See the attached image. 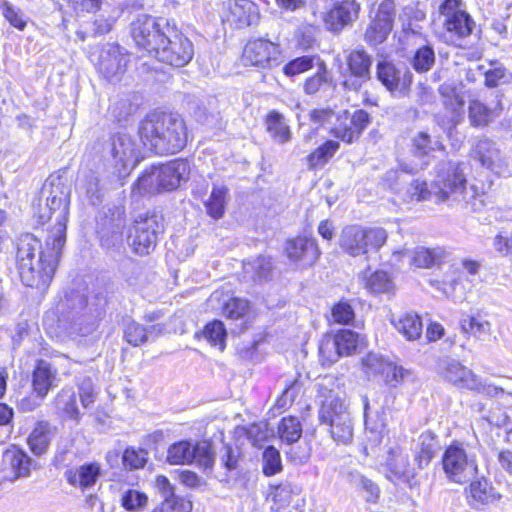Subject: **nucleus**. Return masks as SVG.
I'll return each mask as SVG.
<instances>
[{"instance_id":"nucleus-1","label":"nucleus","mask_w":512,"mask_h":512,"mask_svg":"<svg viewBox=\"0 0 512 512\" xmlns=\"http://www.w3.org/2000/svg\"><path fill=\"white\" fill-rule=\"evenodd\" d=\"M62 249L63 246L56 247L51 233L44 250L34 235H21L16 242V262L22 283L45 291L55 274Z\"/></svg>"},{"instance_id":"nucleus-2","label":"nucleus","mask_w":512,"mask_h":512,"mask_svg":"<svg viewBox=\"0 0 512 512\" xmlns=\"http://www.w3.org/2000/svg\"><path fill=\"white\" fill-rule=\"evenodd\" d=\"M316 387L321 399L320 422L329 426L330 435L336 442L350 444L353 439V422L341 397L338 378L331 374L320 377Z\"/></svg>"},{"instance_id":"nucleus-3","label":"nucleus","mask_w":512,"mask_h":512,"mask_svg":"<svg viewBox=\"0 0 512 512\" xmlns=\"http://www.w3.org/2000/svg\"><path fill=\"white\" fill-rule=\"evenodd\" d=\"M143 144L159 155L175 154L187 144V127L179 115L152 113L141 122Z\"/></svg>"},{"instance_id":"nucleus-4","label":"nucleus","mask_w":512,"mask_h":512,"mask_svg":"<svg viewBox=\"0 0 512 512\" xmlns=\"http://www.w3.org/2000/svg\"><path fill=\"white\" fill-rule=\"evenodd\" d=\"M432 185L437 203H464L474 211L483 206V195L477 192L475 186L467 187V180L459 163H442Z\"/></svg>"},{"instance_id":"nucleus-5","label":"nucleus","mask_w":512,"mask_h":512,"mask_svg":"<svg viewBox=\"0 0 512 512\" xmlns=\"http://www.w3.org/2000/svg\"><path fill=\"white\" fill-rule=\"evenodd\" d=\"M43 193L46 194V210L42 209L36 212V216L41 224L51 219L55 220V226L49 233L54 236L56 247L64 246L66 241V224L69 210V188L59 179L50 180L44 185Z\"/></svg>"},{"instance_id":"nucleus-6","label":"nucleus","mask_w":512,"mask_h":512,"mask_svg":"<svg viewBox=\"0 0 512 512\" xmlns=\"http://www.w3.org/2000/svg\"><path fill=\"white\" fill-rule=\"evenodd\" d=\"M441 464L447 480L455 484H465L479 473L476 454L469 444L460 441H454L445 448Z\"/></svg>"},{"instance_id":"nucleus-7","label":"nucleus","mask_w":512,"mask_h":512,"mask_svg":"<svg viewBox=\"0 0 512 512\" xmlns=\"http://www.w3.org/2000/svg\"><path fill=\"white\" fill-rule=\"evenodd\" d=\"M174 26L167 19L141 14L131 22L130 33L135 44L154 57Z\"/></svg>"},{"instance_id":"nucleus-8","label":"nucleus","mask_w":512,"mask_h":512,"mask_svg":"<svg viewBox=\"0 0 512 512\" xmlns=\"http://www.w3.org/2000/svg\"><path fill=\"white\" fill-rule=\"evenodd\" d=\"M386 239L387 233L383 228L365 229L359 225H351L342 230L339 243L346 253L355 257L366 254L368 248H380Z\"/></svg>"},{"instance_id":"nucleus-9","label":"nucleus","mask_w":512,"mask_h":512,"mask_svg":"<svg viewBox=\"0 0 512 512\" xmlns=\"http://www.w3.org/2000/svg\"><path fill=\"white\" fill-rule=\"evenodd\" d=\"M164 231V219L161 215L153 213L146 217H139L130 230L129 245L138 255H148L154 250L158 235Z\"/></svg>"},{"instance_id":"nucleus-10","label":"nucleus","mask_w":512,"mask_h":512,"mask_svg":"<svg viewBox=\"0 0 512 512\" xmlns=\"http://www.w3.org/2000/svg\"><path fill=\"white\" fill-rule=\"evenodd\" d=\"M214 452L209 442L193 443L181 440L171 444L167 450L166 461L171 465H185L192 462L204 468H211L214 464Z\"/></svg>"},{"instance_id":"nucleus-11","label":"nucleus","mask_w":512,"mask_h":512,"mask_svg":"<svg viewBox=\"0 0 512 512\" xmlns=\"http://www.w3.org/2000/svg\"><path fill=\"white\" fill-rule=\"evenodd\" d=\"M59 378L56 368L45 360L37 361L32 373L33 396L19 401L23 411H33L39 407L50 390L58 386Z\"/></svg>"},{"instance_id":"nucleus-12","label":"nucleus","mask_w":512,"mask_h":512,"mask_svg":"<svg viewBox=\"0 0 512 512\" xmlns=\"http://www.w3.org/2000/svg\"><path fill=\"white\" fill-rule=\"evenodd\" d=\"M155 54L159 61L174 67H184L193 58L192 42L175 25Z\"/></svg>"},{"instance_id":"nucleus-13","label":"nucleus","mask_w":512,"mask_h":512,"mask_svg":"<svg viewBox=\"0 0 512 512\" xmlns=\"http://www.w3.org/2000/svg\"><path fill=\"white\" fill-rule=\"evenodd\" d=\"M461 6V0H444L439 7L440 14L444 17L443 27L451 39L466 38L475 26L473 19Z\"/></svg>"},{"instance_id":"nucleus-14","label":"nucleus","mask_w":512,"mask_h":512,"mask_svg":"<svg viewBox=\"0 0 512 512\" xmlns=\"http://www.w3.org/2000/svg\"><path fill=\"white\" fill-rule=\"evenodd\" d=\"M109 151L112 163L119 174L134 169L140 161V151L136 141L126 134L115 135L111 139Z\"/></svg>"},{"instance_id":"nucleus-15","label":"nucleus","mask_w":512,"mask_h":512,"mask_svg":"<svg viewBox=\"0 0 512 512\" xmlns=\"http://www.w3.org/2000/svg\"><path fill=\"white\" fill-rule=\"evenodd\" d=\"M279 54L277 44L265 39H255L245 45L241 61L244 66L265 69L277 62Z\"/></svg>"},{"instance_id":"nucleus-16","label":"nucleus","mask_w":512,"mask_h":512,"mask_svg":"<svg viewBox=\"0 0 512 512\" xmlns=\"http://www.w3.org/2000/svg\"><path fill=\"white\" fill-rule=\"evenodd\" d=\"M393 0H384L366 28L364 39L370 45L383 43L391 33L394 23Z\"/></svg>"},{"instance_id":"nucleus-17","label":"nucleus","mask_w":512,"mask_h":512,"mask_svg":"<svg viewBox=\"0 0 512 512\" xmlns=\"http://www.w3.org/2000/svg\"><path fill=\"white\" fill-rule=\"evenodd\" d=\"M129 56L117 44L106 45L100 53L98 70L110 82H117L126 72Z\"/></svg>"},{"instance_id":"nucleus-18","label":"nucleus","mask_w":512,"mask_h":512,"mask_svg":"<svg viewBox=\"0 0 512 512\" xmlns=\"http://www.w3.org/2000/svg\"><path fill=\"white\" fill-rule=\"evenodd\" d=\"M377 78L395 96L407 95L412 84V73L407 68H397L393 63L380 62Z\"/></svg>"},{"instance_id":"nucleus-19","label":"nucleus","mask_w":512,"mask_h":512,"mask_svg":"<svg viewBox=\"0 0 512 512\" xmlns=\"http://www.w3.org/2000/svg\"><path fill=\"white\" fill-rule=\"evenodd\" d=\"M360 9L355 0H343L324 14L323 21L328 30L340 32L357 20Z\"/></svg>"},{"instance_id":"nucleus-20","label":"nucleus","mask_w":512,"mask_h":512,"mask_svg":"<svg viewBox=\"0 0 512 512\" xmlns=\"http://www.w3.org/2000/svg\"><path fill=\"white\" fill-rule=\"evenodd\" d=\"M228 11L226 19L236 28H245L258 23L259 7L250 0H228L225 3Z\"/></svg>"},{"instance_id":"nucleus-21","label":"nucleus","mask_w":512,"mask_h":512,"mask_svg":"<svg viewBox=\"0 0 512 512\" xmlns=\"http://www.w3.org/2000/svg\"><path fill=\"white\" fill-rule=\"evenodd\" d=\"M285 251L291 261H302L306 265L314 264L320 256L316 240L309 237L299 236L288 240Z\"/></svg>"},{"instance_id":"nucleus-22","label":"nucleus","mask_w":512,"mask_h":512,"mask_svg":"<svg viewBox=\"0 0 512 512\" xmlns=\"http://www.w3.org/2000/svg\"><path fill=\"white\" fill-rule=\"evenodd\" d=\"M465 491L469 503L474 508L492 504L499 501L502 497L492 483L484 476L471 481Z\"/></svg>"},{"instance_id":"nucleus-23","label":"nucleus","mask_w":512,"mask_h":512,"mask_svg":"<svg viewBox=\"0 0 512 512\" xmlns=\"http://www.w3.org/2000/svg\"><path fill=\"white\" fill-rule=\"evenodd\" d=\"M158 180L164 191L176 189L182 180L187 179L190 168L185 160L178 159L156 167Z\"/></svg>"},{"instance_id":"nucleus-24","label":"nucleus","mask_w":512,"mask_h":512,"mask_svg":"<svg viewBox=\"0 0 512 512\" xmlns=\"http://www.w3.org/2000/svg\"><path fill=\"white\" fill-rule=\"evenodd\" d=\"M446 255L445 250L441 248L427 249L424 247L415 250H401L394 253L395 257L408 258L409 263L418 268H429L439 263Z\"/></svg>"},{"instance_id":"nucleus-25","label":"nucleus","mask_w":512,"mask_h":512,"mask_svg":"<svg viewBox=\"0 0 512 512\" xmlns=\"http://www.w3.org/2000/svg\"><path fill=\"white\" fill-rule=\"evenodd\" d=\"M443 375L445 379L459 388L470 389L479 385L476 375L456 360L445 361Z\"/></svg>"},{"instance_id":"nucleus-26","label":"nucleus","mask_w":512,"mask_h":512,"mask_svg":"<svg viewBox=\"0 0 512 512\" xmlns=\"http://www.w3.org/2000/svg\"><path fill=\"white\" fill-rule=\"evenodd\" d=\"M439 91L444 97V107L446 110V123H443L445 129L450 130L454 128L462 119L464 100L455 92L449 85L443 84L440 86Z\"/></svg>"},{"instance_id":"nucleus-27","label":"nucleus","mask_w":512,"mask_h":512,"mask_svg":"<svg viewBox=\"0 0 512 512\" xmlns=\"http://www.w3.org/2000/svg\"><path fill=\"white\" fill-rule=\"evenodd\" d=\"M2 465L14 473L12 479H17L30 475L33 461L24 451L13 447L3 453Z\"/></svg>"},{"instance_id":"nucleus-28","label":"nucleus","mask_w":512,"mask_h":512,"mask_svg":"<svg viewBox=\"0 0 512 512\" xmlns=\"http://www.w3.org/2000/svg\"><path fill=\"white\" fill-rule=\"evenodd\" d=\"M58 328L66 337L76 339L89 335L94 330V324L87 322L84 316L72 313L59 318Z\"/></svg>"},{"instance_id":"nucleus-29","label":"nucleus","mask_w":512,"mask_h":512,"mask_svg":"<svg viewBox=\"0 0 512 512\" xmlns=\"http://www.w3.org/2000/svg\"><path fill=\"white\" fill-rule=\"evenodd\" d=\"M57 428L49 422H39L28 437V444L35 455L46 453L50 442L56 435Z\"/></svg>"},{"instance_id":"nucleus-30","label":"nucleus","mask_w":512,"mask_h":512,"mask_svg":"<svg viewBox=\"0 0 512 512\" xmlns=\"http://www.w3.org/2000/svg\"><path fill=\"white\" fill-rule=\"evenodd\" d=\"M76 187L79 195L90 204L96 205L101 201L102 188L96 173L92 171L80 173Z\"/></svg>"},{"instance_id":"nucleus-31","label":"nucleus","mask_w":512,"mask_h":512,"mask_svg":"<svg viewBox=\"0 0 512 512\" xmlns=\"http://www.w3.org/2000/svg\"><path fill=\"white\" fill-rule=\"evenodd\" d=\"M438 449L436 436L431 431L423 432L417 442L415 461L420 469L429 465Z\"/></svg>"},{"instance_id":"nucleus-32","label":"nucleus","mask_w":512,"mask_h":512,"mask_svg":"<svg viewBox=\"0 0 512 512\" xmlns=\"http://www.w3.org/2000/svg\"><path fill=\"white\" fill-rule=\"evenodd\" d=\"M265 126L269 135L278 143L284 144L291 140V131L284 116L275 111H270L265 118Z\"/></svg>"},{"instance_id":"nucleus-33","label":"nucleus","mask_w":512,"mask_h":512,"mask_svg":"<svg viewBox=\"0 0 512 512\" xmlns=\"http://www.w3.org/2000/svg\"><path fill=\"white\" fill-rule=\"evenodd\" d=\"M100 473V468L96 464H86L76 470H68L65 473L67 481L72 485H78L81 488H88L95 484Z\"/></svg>"},{"instance_id":"nucleus-34","label":"nucleus","mask_w":512,"mask_h":512,"mask_svg":"<svg viewBox=\"0 0 512 512\" xmlns=\"http://www.w3.org/2000/svg\"><path fill=\"white\" fill-rule=\"evenodd\" d=\"M296 495L297 493L290 483L286 482L276 486H271L268 494V500L272 502V512H281L292 503L293 498Z\"/></svg>"},{"instance_id":"nucleus-35","label":"nucleus","mask_w":512,"mask_h":512,"mask_svg":"<svg viewBox=\"0 0 512 512\" xmlns=\"http://www.w3.org/2000/svg\"><path fill=\"white\" fill-rule=\"evenodd\" d=\"M345 479L356 489L366 493L365 498L368 502H375L379 497L378 486L365 475L356 469H348L345 472Z\"/></svg>"},{"instance_id":"nucleus-36","label":"nucleus","mask_w":512,"mask_h":512,"mask_svg":"<svg viewBox=\"0 0 512 512\" xmlns=\"http://www.w3.org/2000/svg\"><path fill=\"white\" fill-rule=\"evenodd\" d=\"M228 188L225 186H214L210 197L203 201L207 214L214 218L220 219L225 213L227 203Z\"/></svg>"},{"instance_id":"nucleus-37","label":"nucleus","mask_w":512,"mask_h":512,"mask_svg":"<svg viewBox=\"0 0 512 512\" xmlns=\"http://www.w3.org/2000/svg\"><path fill=\"white\" fill-rule=\"evenodd\" d=\"M339 147V142L327 140L323 145L307 156L308 168L313 170L323 167L335 155Z\"/></svg>"},{"instance_id":"nucleus-38","label":"nucleus","mask_w":512,"mask_h":512,"mask_svg":"<svg viewBox=\"0 0 512 512\" xmlns=\"http://www.w3.org/2000/svg\"><path fill=\"white\" fill-rule=\"evenodd\" d=\"M395 328L407 340L413 341L421 336L423 325L418 315L408 313L395 322Z\"/></svg>"},{"instance_id":"nucleus-39","label":"nucleus","mask_w":512,"mask_h":512,"mask_svg":"<svg viewBox=\"0 0 512 512\" xmlns=\"http://www.w3.org/2000/svg\"><path fill=\"white\" fill-rule=\"evenodd\" d=\"M365 287L373 294H391L395 285L390 275L385 271H375L366 278Z\"/></svg>"},{"instance_id":"nucleus-40","label":"nucleus","mask_w":512,"mask_h":512,"mask_svg":"<svg viewBox=\"0 0 512 512\" xmlns=\"http://www.w3.org/2000/svg\"><path fill=\"white\" fill-rule=\"evenodd\" d=\"M386 465L395 477L401 478L408 472L409 460L408 455L403 452V449L398 445L390 447Z\"/></svg>"},{"instance_id":"nucleus-41","label":"nucleus","mask_w":512,"mask_h":512,"mask_svg":"<svg viewBox=\"0 0 512 512\" xmlns=\"http://www.w3.org/2000/svg\"><path fill=\"white\" fill-rule=\"evenodd\" d=\"M349 123L352 124V130L349 133H347L345 128L341 130L343 132L341 135L342 141L346 143H352L359 138L370 123V116L365 110H356L350 115Z\"/></svg>"},{"instance_id":"nucleus-42","label":"nucleus","mask_w":512,"mask_h":512,"mask_svg":"<svg viewBox=\"0 0 512 512\" xmlns=\"http://www.w3.org/2000/svg\"><path fill=\"white\" fill-rule=\"evenodd\" d=\"M278 435L283 442L292 444L297 442L302 435V425L295 416L282 418L278 425Z\"/></svg>"},{"instance_id":"nucleus-43","label":"nucleus","mask_w":512,"mask_h":512,"mask_svg":"<svg viewBox=\"0 0 512 512\" xmlns=\"http://www.w3.org/2000/svg\"><path fill=\"white\" fill-rule=\"evenodd\" d=\"M333 336L342 357L355 354L362 343L359 335L352 330H340Z\"/></svg>"},{"instance_id":"nucleus-44","label":"nucleus","mask_w":512,"mask_h":512,"mask_svg":"<svg viewBox=\"0 0 512 512\" xmlns=\"http://www.w3.org/2000/svg\"><path fill=\"white\" fill-rule=\"evenodd\" d=\"M347 64L350 72L370 78L372 58L364 49L353 50L347 58Z\"/></svg>"},{"instance_id":"nucleus-45","label":"nucleus","mask_w":512,"mask_h":512,"mask_svg":"<svg viewBox=\"0 0 512 512\" xmlns=\"http://www.w3.org/2000/svg\"><path fill=\"white\" fill-rule=\"evenodd\" d=\"M474 157L479 160L482 166L491 168L499 157V150L491 140H479L474 149Z\"/></svg>"},{"instance_id":"nucleus-46","label":"nucleus","mask_w":512,"mask_h":512,"mask_svg":"<svg viewBox=\"0 0 512 512\" xmlns=\"http://www.w3.org/2000/svg\"><path fill=\"white\" fill-rule=\"evenodd\" d=\"M403 199L406 202L435 199L433 185L429 188L426 182L414 180L407 186Z\"/></svg>"},{"instance_id":"nucleus-47","label":"nucleus","mask_w":512,"mask_h":512,"mask_svg":"<svg viewBox=\"0 0 512 512\" xmlns=\"http://www.w3.org/2000/svg\"><path fill=\"white\" fill-rule=\"evenodd\" d=\"M56 408L67 417L78 420L79 411L76 406V395L70 389H62L55 397Z\"/></svg>"},{"instance_id":"nucleus-48","label":"nucleus","mask_w":512,"mask_h":512,"mask_svg":"<svg viewBox=\"0 0 512 512\" xmlns=\"http://www.w3.org/2000/svg\"><path fill=\"white\" fill-rule=\"evenodd\" d=\"M203 337L213 346H218L221 351L225 348L226 329L220 320H214L206 324L202 331Z\"/></svg>"},{"instance_id":"nucleus-49","label":"nucleus","mask_w":512,"mask_h":512,"mask_svg":"<svg viewBox=\"0 0 512 512\" xmlns=\"http://www.w3.org/2000/svg\"><path fill=\"white\" fill-rule=\"evenodd\" d=\"M468 110L473 126H486L494 117L492 110L479 100L470 101Z\"/></svg>"},{"instance_id":"nucleus-50","label":"nucleus","mask_w":512,"mask_h":512,"mask_svg":"<svg viewBox=\"0 0 512 512\" xmlns=\"http://www.w3.org/2000/svg\"><path fill=\"white\" fill-rule=\"evenodd\" d=\"M319 357L322 365H331L342 357L333 335H326L321 340L319 346Z\"/></svg>"},{"instance_id":"nucleus-51","label":"nucleus","mask_w":512,"mask_h":512,"mask_svg":"<svg viewBox=\"0 0 512 512\" xmlns=\"http://www.w3.org/2000/svg\"><path fill=\"white\" fill-rule=\"evenodd\" d=\"M425 13L414 6H406L399 14V21L404 32L416 33L418 30L417 23L424 20Z\"/></svg>"},{"instance_id":"nucleus-52","label":"nucleus","mask_w":512,"mask_h":512,"mask_svg":"<svg viewBox=\"0 0 512 512\" xmlns=\"http://www.w3.org/2000/svg\"><path fill=\"white\" fill-rule=\"evenodd\" d=\"M317 72L306 79L303 84L304 92L308 95L317 93L324 84L329 81L328 70L326 64L322 60H318Z\"/></svg>"},{"instance_id":"nucleus-53","label":"nucleus","mask_w":512,"mask_h":512,"mask_svg":"<svg viewBox=\"0 0 512 512\" xmlns=\"http://www.w3.org/2000/svg\"><path fill=\"white\" fill-rule=\"evenodd\" d=\"M318 60H321L317 56H301L297 57L290 62H288L283 67V72L287 76H295L301 73H304L310 69H312L314 66H317Z\"/></svg>"},{"instance_id":"nucleus-54","label":"nucleus","mask_w":512,"mask_h":512,"mask_svg":"<svg viewBox=\"0 0 512 512\" xmlns=\"http://www.w3.org/2000/svg\"><path fill=\"white\" fill-rule=\"evenodd\" d=\"M306 379L298 375L283 391L276 404L279 408L290 406L294 400L304 391Z\"/></svg>"},{"instance_id":"nucleus-55","label":"nucleus","mask_w":512,"mask_h":512,"mask_svg":"<svg viewBox=\"0 0 512 512\" xmlns=\"http://www.w3.org/2000/svg\"><path fill=\"white\" fill-rule=\"evenodd\" d=\"M411 63L413 68L419 73L429 71L435 63L433 48L425 45L417 49Z\"/></svg>"},{"instance_id":"nucleus-56","label":"nucleus","mask_w":512,"mask_h":512,"mask_svg":"<svg viewBox=\"0 0 512 512\" xmlns=\"http://www.w3.org/2000/svg\"><path fill=\"white\" fill-rule=\"evenodd\" d=\"M148 461V452L142 448L128 447L125 449L122 462L125 468L136 470L144 468Z\"/></svg>"},{"instance_id":"nucleus-57","label":"nucleus","mask_w":512,"mask_h":512,"mask_svg":"<svg viewBox=\"0 0 512 512\" xmlns=\"http://www.w3.org/2000/svg\"><path fill=\"white\" fill-rule=\"evenodd\" d=\"M250 312V303L242 298H230L223 306V314L226 318L237 320L244 318Z\"/></svg>"},{"instance_id":"nucleus-58","label":"nucleus","mask_w":512,"mask_h":512,"mask_svg":"<svg viewBox=\"0 0 512 512\" xmlns=\"http://www.w3.org/2000/svg\"><path fill=\"white\" fill-rule=\"evenodd\" d=\"M156 167H152L149 171L140 176L135 184V189L139 194L156 193L164 191L158 180Z\"/></svg>"},{"instance_id":"nucleus-59","label":"nucleus","mask_w":512,"mask_h":512,"mask_svg":"<svg viewBox=\"0 0 512 512\" xmlns=\"http://www.w3.org/2000/svg\"><path fill=\"white\" fill-rule=\"evenodd\" d=\"M124 339L132 346H140L149 340V336L145 326L131 320L125 324Z\"/></svg>"},{"instance_id":"nucleus-60","label":"nucleus","mask_w":512,"mask_h":512,"mask_svg":"<svg viewBox=\"0 0 512 512\" xmlns=\"http://www.w3.org/2000/svg\"><path fill=\"white\" fill-rule=\"evenodd\" d=\"M410 375L411 372L409 370L389 361L380 376L386 385L390 387H397Z\"/></svg>"},{"instance_id":"nucleus-61","label":"nucleus","mask_w":512,"mask_h":512,"mask_svg":"<svg viewBox=\"0 0 512 512\" xmlns=\"http://www.w3.org/2000/svg\"><path fill=\"white\" fill-rule=\"evenodd\" d=\"M99 11L101 13L97 15L92 22V32L94 36L109 33L117 20V15L110 12L108 9L102 7Z\"/></svg>"},{"instance_id":"nucleus-62","label":"nucleus","mask_w":512,"mask_h":512,"mask_svg":"<svg viewBox=\"0 0 512 512\" xmlns=\"http://www.w3.org/2000/svg\"><path fill=\"white\" fill-rule=\"evenodd\" d=\"M413 148L415 153L424 156L431 151L443 150L444 146L439 140H432L426 132H419L413 138Z\"/></svg>"},{"instance_id":"nucleus-63","label":"nucleus","mask_w":512,"mask_h":512,"mask_svg":"<svg viewBox=\"0 0 512 512\" xmlns=\"http://www.w3.org/2000/svg\"><path fill=\"white\" fill-rule=\"evenodd\" d=\"M147 502V495L135 489H128L121 498L122 506L128 511L142 510L146 507Z\"/></svg>"},{"instance_id":"nucleus-64","label":"nucleus","mask_w":512,"mask_h":512,"mask_svg":"<svg viewBox=\"0 0 512 512\" xmlns=\"http://www.w3.org/2000/svg\"><path fill=\"white\" fill-rule=\"evenodd\" d=\"M263 473L266 476H273L282 470V462L279 451L269 446L263 453Z\"/></svg>"}]
</instances>
